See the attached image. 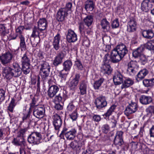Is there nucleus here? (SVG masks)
<instances>
[{
	"label": "nucleus",
	"instance_id": "8fccbe9b",
	"mask_svg": "<svg viewBox=\"0 0 154 154\" xmlns=\"http://www.w3.org/2000/svg\"><path fill=\"white\" fill-rule=\"evenodd\" d=\"M101 130L104 133L107 134L110 130L109 126L107 124H105L102 127Z\"/></svg>",
	"mask_w": 154,
	"mask_h": 154
},
{
	"label": "nucleus",
	"instance_id": "72a5a7b5",
	"mask_svg": "<svg viewBox=\"0 0 154 154\" xmlns=\"http://www.w3.org/2000/svg\"><path fill=\"white\" fill-rule=\"evenodd\" d=\"M94 4L92 1H87L85 2V8L86 11H92L94 8Z\"/></svg>",
	"mask_w": 154,
	"mask_h": 154
},
{
	"label": "nucleus",
	"instance_id": "f8f14e48",
	"mask_svg": "<svg viewBox=\"0 0 154 154\" xmlns=\"http://www.w3.org/2000/svg\"><path fill=\"white\" fill-rule=\"evenodd\" d=\"M66 38L68 42H74L77 40V35L73 30L69 29L66 34Z\"/></svg>",
	"mask_w": 154,
	"mask_h": 154
},
{
	"label": "nucleus",
	"instance_id": "20e7f679",
	"mask_svg": "<svg viewBox=\"0 0 154 154\" xmlns=\"http://www.w3.org/2000/svg\"><path fill=\"white\" fill-rule=\"evenodd\" d=\"M42 139V135L40 133L34 132L29 136L27 140L30 143L37 145L40 143Z\"/></svg>",
	"mask_w": 154,
	"mask_h": 154
},
{
	"label": "nucleus",
	"instance_id": "bb28decb",
	"mask_svg": "<svg viewBox=\"0 0 154 154\" xmlns=\"http://www.w3.org/2000/svg\"><path fill=\"white\" fill-rule=\"evenodd\" d=\"M13 143L16 145L20 146L21 147H24L26 145V142L23 137L18 136L16 138L14 139Z\"/></svg>",
	"mask_w": 154,
	"mask_h": 154
},
{
	"label": "nucleus",
	"instance_id": "6e6d98bb",
	"mask_svg": "<svg viewBox=\"0 0 154 154\" xmlns=\"http://www.w3.org/2000/svg\"><path fill=\"white\" fill-rule=\"evenodd\" d=\"M30 41L32 44L34 45H36L39 42L40 39L38 38H31L30 37Z\"/></svg>",
	"mask_w": 154,
	"mask_h": 154
},
{
	"label": "nucleus",
	"instance_id": "c9c22d12",
	"mask_svg": "<svg viewBox=\"0 0 154 154\" xmlns=\"http://www.w3.org/2000/svg\"><path fill=\"white\" fill-rule=\"evenodd\" d=\"M63 69L66 71H69L72 65V63L71 60H67L65 61L63 64Z\"/></svg>",
	"mask_w": 154,
	"mask_h": 154
},
{
	"label": "nucleus",
	"instance_id": "ddd939ff",
	"mask_svg": "<svg viewBox=\"0 0 154 154\" xmlns=\"http://www.w3.org/2000/svg\"><path fill=\"white\" fill-rule=\"evenodd\" d=\"M114 49L123 58L128 52L126 47L124 44L122 43L118 45Z\"/></svg>",
	"mask_w": 154,
	"mask_h": 154
},
{
	"label": "nucleus",
	"instance_id": "c03bdc74",
	"mask_svg": "<svg viewBox=\"0 0 154 154\" xmlns=\"http://www.w3.org/2000/svg\"><path fill=\"white\" fill-rule=\"evenodd\" d=\"M116 107V106L115 105H112L108 110L107 112L104 114L106 117L109 118V116L111 115L112 113L114 112V110Z\"/></svg>",
	"mask_w": 154,
	"mask_h": 154
},
{
	"label": "nucleus",
	"instance_id": "2f4dec72",
	"mask_svg": "<svg viewBox=\"0 0 154 154\" xmlns=\"http://www.w3.org/2000/svg\"><path fill=\"white\" fill-rule=\"evenodd\" d=\"M144 48L142 46H140L133 51V56L135 58L140 57L142 55V53L143 51Z\"/></svg>",
	"mask_w": 154,
	"mask_h": 154
},
{
	"label": "nucleus",
	"instance_id": "0e129e2a",
	"mask_svg": "<svg viewBox=\"0 0 154 154\" xmlns=\"http://www.w3.org/2000/svg\"><path fill=\"white\" fill-rule=\"evenodd\" d=\"M143 83L144 85L146 87H151L150 79H146L143 81Z\"/></svg>",
	"mask_w": 154,
	"mask_h": 154
},
{
	"label": "nucleus",
	"instance_id": "680f3d73",
	"mask_svg": "<svg viewBox=\"0 0 154 154\" xmlns=\"http://www.w3.org/2000/svg\"><path fill=\"white\" fill-rule=\"evenodd\" d=\"M75 108L74 106L73 105L72 102H71L69 103L67 107V109L68 112H71Z\"/></svg>",
	"mask_w": 154,
	"mask_h": 154
},
{
	"label": "nucleus",
	"instance_id": "de8ad7c7",
	"mask_svg": "<svg viewBox=\"0 0 154 154\" xmlns=\"http://www.w3.org/2000/svg\"><path fill=\"white\" fill-rule=\"evenodd\" d=\"M103 64H109V62H111V54L109 55L108 54H106L104 56L103 60Z\"/></svg>",
	"mask_w": 154,
	"mask_h": 154
},
{
	"label": "nucleus",
	"instance_id": "a878e982",
	"mask_svg": "<svg viewBox=\"0 0 154 154\" xmlns=\"http://www.w3.org/2000/svg\"><path fill=\"white\" fill-rule=\"evenodd\" d=\"M112 69L109 64H103L101 68V71L104 74L109 75L112 72Z\"/></svg>",
	"mask_w": 154,
	"mask_h": 154
},
{
	"label": "nucleus",
	"instance_id": "e433bc0d",
	"mask_svg": "<svg viewBox=\"0 0 154 154\" xmlns=\"http://www.w3.org/2000/svg\"><path fill=\"white\" fill-rule=\"evenodd\" d=\"M38 99L37 97H34L32 99V102L30 103V107L29 109L31 110L32 109L35 108L36 106H38Z\"/></svg>",
	"mask_w": 154,
	"mask_h": 154
},
{
	"label": "nucleus",
	"instance_id": "9d476101",
	"mask_svg": "<svg viewBox=\"0 0 154 154\" xmlns=\"http://www.w3.org/2000/svg\"><path fill=\"white\" fill-rule=\"evenodd\" d=\"M138 109L137 104L134 102H132L127 106L124 111L125 114L127 116L130 114L135 112Z\"/></svg>",
	"mask_w": 154,
	"mask_h": 154
},
{
	"label": "nucleus",
	"instance_id": "f257e3e1",
	"mask_svg": "<svg viewBox=\"0 0 154 154\" xmlns=\"http://www.w3.org/2000/svg\"><path fill=\"white\" fill-rule=\"evenodd\" d=\"M21 69L18 63H14L11 67L6 66L2 67V73L4 79L10 81L14 77L17 78L21 75L22 71L25 74L29 73L31 70L30 63L22 64Z\"/></svg>",
	"mask_w": 154,
	"mask_h": 154
},
{
	"label": "nucleus",
	"instance_id": "052dcab7",
	"mask_svg": "<svg viewBox=\"0 0 154 154\" xmlns=\"http://www.w3.org/2000/svg\"><path fill=\"white\" fill-rule=\"evenodd\" d=\"M5 92L4 90L0 89V102H2L5 100Z\"/></svg>",
	"mask_w": 154,
	"mask_h": 154
},
{
	"label": "nucleus",
	"instance_id": "4d7b16f0",
	"mask_svg": "<svg viewBox=\"0 0 154 154\" xmlns=\"http://www.w3.org/2000/svg\"><path fill=\"white\" fill-rule=\"evenodd\" d=\"M75 65L78 69L80 70H82L83 68V66L81 61L78 60H77L75 62Z\"/></svg>",
	"mask_w": 154,
	"mask_h": 154
},
{
	"label": "nucleus",
	"instance_id": "bf43d9fd",
	"mask_svg": "<svg viewBox=\"0 0 154 154\" xmlns=\"http://www.w3.org/2000/svg\"><path fill=\"white\" fill-rule=\"evenodd\" d=\"M119 26V23L118 20L116 19L113 20L111 26L112 28H116L118 27Z\"/></svg>",
	"mask_w": 154,
	"mask_h": 154
},
{
	"label": "nucleus",
	"instance_id": "6ab92c4d",
	"mask_svg": "<svg viewBox=\"0 0 154 154\" xmlns=\"http://www.w3.org/2000/svg\"><path fill=\"white\" fill-rule=\"evenodd\" d=\"M79 89L81 95H84L87 93V82L85 80H82L79 83Z\"/></svg>",
	"mask_w": 154,
	"mask_h": 154
},
{
	"label": "nucleus",
	"instance_id": "4be33fe9",
	"mask_svg": "<svg viewBox=\"0 0 154 154\" xmlns=\"http://www.w3.org/2000/svg\"><path fill=\"white\" fill-rule=\"evenodd\" d=\"M43 31L39 29L38 27L34 26L32 29V34L30 36L31 38H38L40 39V36L42 35Z\"/></svg>",
	"mask_w": 154,
	"mask_h": 154
},
{
	"label": "nucleus",
	"instance_id": "79ce46f5",
	"mask_svg": "<svg viewBox=\"0 0 154 154\" xmlns=\"http://www.w3.org/2000/svg\"><path fill=\"white\" fill-rule=\"evenodd\" d=\"M20 39V46L21 50H25L26 49V45L24 35L18 37Z\"/></svg>",
	"mask_w": 154,
	"mask_h": 154
},
{
	"label": "nucleus",
	"instance_id": "603ef678",
	"mask_svg": "<svg viewBox=\"0 0 154 154\" xmlns=\"http://www.w3.org/2000/svg\"><path fill=\"white\" fill-rule=\"evenodd\" d=\"M64 70H62L60 71L59 73V76L61 78V79L66 80L68 74V72L64 73Z\"/></svg>",
	"mask_w": 154,
	"mask_h": 154
},
{
	"label": "nucleus",
	"instance_id": "37998d69",
	"mask_svg": "<svg viewBox=\"0 0 154 154\" xmlns=\"http://www.w3.org/2000/svg\"><path fill=\"white\" fill-rule=\"evenodd\" d=\"M15 102V100L14 98H12L8 107L7 109L8 111L11 112H13V109L16 105V103Z\"/></svg>",
	"mask_w": 154,
	"mask_h": 154
},
{
	"label": "nucleus",
	"instance_id": "58836bf2",
	"mask_svg": "<svg viewBox=\"0 0 154 154\" xmlns=\"http://www.w3.org/2000/svg\"><path fill=\"white\" fill-rule=\"evenodd\" d=\"M25 29V27L23 26H20L16 29V32L18 35V37L24 35L23 31Z\"/></svg>",
	"mask_w": 154,
	"mask_h": 154
},
{
	"label": "nucleus",
	"instance_id": "f3484780",
	"mask_svg": "<svg viewBox=\"0 0 154 154\" xmlns=\"http://www.w3.org/2000/svg\"><path fill=\"white\" fill-rule=\"evenodd\" d=\"M53 125L56 130H58L61 127L62 121L60 116L55 114L53 116Z\"/></svg>",
	"mask_w": 154,
	"mask_h": 154
},
{
	"label": "nucleus",
	"instance_id": "e2e57ef3",
	"mask_svg": "<svg viewBox=\"0 0 154 154\" xmlns=\"http://www.w3.org/2000/svg\"><path fill=\"white\" fill-rule=\"evenodd\" d=\"M101 117L100 115H94L92 117V120L95 122H98L100 121Z\"/></svg>",
	"mask_w": 154,
	"mask_h": 154
},
{
	"label": "nucleus",
	"instance_id": "412c9836",
	"mask_svg": "<svg viewBox=\"0 0 154 154\" xmlns=\"http://www.w3.org/2000/svg\"><path fill=\"white\" fill-rule=\"evenodd\" d=\"M152 5L149 0H143L141 4V9L145 12H148L152 8Z\"/></svg>",
	"mask_w": 154,
	"mask_h": 154
},
{
	"label": "nucleus",
	"instance_id": "473e14b6",
	"mask_svg": "<svg viewBox=\"0 0 154 154\" xmlns=\"http://www.w3.org/2000/svg\"><path fill=\"white\" fill-rule=\"evenodd\" d=\"M69 146L72 149L78 150L81 149L82 144L76 141H74L71 142L69 144Z\"/></svg>",
	"mask_w": 154,
	"mask_h": 154
},
{
	"label": "nucleus",
	"instance_id": "a211bd4d",
	"mask_svg": "<svg viewBox=\"0 0 154 154\" xmlns=\"http://www.w3.org/2000/svg\"><path fill=\"white\" fill-rule=\"evenodd\" d=\"M111 62L116 63L120 61L123 58L115 49L113 50L111 53Z\"/></svg>",
	"mask_w": 154,
	"mask_h": 154
},
{
	"label": "nucleus",
	"instance_id": "864d4df0",
	"mask_svg": "<svg viewBox=\"0 0 154 154\" xmlns=\"http://www.w3.org/2000/svg\"><path fill=\"white\" fill-rule=\"evenodd\" d=\"M27 129L26 128H23L21 129L20 131L18 132V136L20 137H23L25 136V133L27 131Z\"/></svg>",
	"mask_w": 154,
	"mask_h": 154
},
{
	"label": "nucleus",
	"instance_id": "dca6fc26",
	"mask_svg": "<svg viewBox=\"0 0 154 154\" xmlns=\"http://www.w3.org/2000/svg\"><path fill=\"white\" fill-rule=\"evenodd\" d=\"M59 88L57 85H53L50 87L47 91V95L51 98H53L59 91Z\"/></svg>",
	"mask_w": 154,
	"mask_h": 154
},
{
	"label": "nucleus",
	"instance_id": "4468645a",
	"mask_svg": "<svg viewBox=\"0 0 154 154\" xmlns=\"http://www.w3.org/2000/svg\"><path fill=\"white\" fill-rule=\"evenodd\" d=\"M68 14V13L64 8H60L58 11L56 16V19L58 21H62Z\"/></svg>",
	"mask_w": 154,
	"mask_h": 154
},
{
	"label": "nucleus",
	"instance_id": "cd10ccee",
	"mask_svg": "<svg viewBox=\"0 0 154 154\" xmlns=\"http://www.w3.org/2000/svg\"><path fill=\"white\" fill-rule=\"evenodd\" d=\"M121 88L123 89L126 88L132 85L134 83L133 80L129 78H126L123 81Z\"/></svg>",
	"mask_w": 154,
	"mask_h": 154
},
{
	"label": "nucleus",
	"instance_id": "39448f33",
	"mask_svg": "<svg viewBox=\"0 0 154 154\" xmlns=\"http://www.w3.org/2000/svg\"><path fill=\"white\" fill-rule=\"evenodd\" d=\"M13 57L12 53L9 52H7L0 56V60L4 65H6L10 63Z\"/></svg>",
	"mask_w": 154,
	"mask_h": 154
},
{
	"label": "nucleus",
	"instance_id": "393cba45",
	"mask_svg": "<svg viewBox=\"0 0 154 154\" xmlns=\"http://www.w3.org/2000/svg\"><path fill=\"white\" fill-rule=\"evenodd\" d=\"M113 81L115 85H120L123 81V76L120 72H118L114 76Z\"/></svg>",
	"mask_w": 154,
	"mask_h": 154
},
{
	"label": "nucleus",
	"instance_id": "a18cd8bd",
	"mask_svg": "<svg viewBox=\"0 0 154 154\" xmlns=\"http://www.w3.org/2000/svg\"><path fill=\"white\" fill-rule=\"evenodd\" d=\"M114 143L115 145L117 147L121 146L124 144L123 139L115 138Z\"/></svg>",
	"mask_w": 154,
	"mask_h": 154
},
{
	"label": "nucleus",
	"instance_id": "5701e85b",
	"mask_svg": "<svg viewBox=\"0 0 154 154\" xmlns=\"http://www.w3.org/2000/svg\"><path fill=\"white\" fill-rule=\"evenodd\" d=\"M60 38L61 36L60 34L57 33L53 39L52 42V45L53 48L56 51L58 50L60 48L59 43Z\"/></svg>",
	"mask_w": 154,
	"mask_h": 154
},
{
	"label": "nucleus",
	"instance_id": "9b49d317",
	"mask_svg": "<svg viewBox=\"0 0 154 154\" xmlns=\"http://www.w3.org/2000/svg\"><path fill=\"white\" fill-rule=\"evenodd\" d=\"M95 104L98 109H101L106 106L107 102L105 97L101 96L97 98L95 100Z\"/></svg>",
	"mask_w": 154,
	"mask_h": 154
},
{
	"label": "nucleus",
	"instance_id": "b1692460",
	"mask_svg": "<svg viewBox=\"0 0 154 154\" xmlns=\"http://www.w3.org/2000/svg\"><path fill=\"white\" fill-rule=\"evenodd\" d=\"M100 25L104 32H108L110 30V23L106 18H103L101 20Z\"/></svg>",
	"mask_w": 154,
	"mask_h": 154
},
{
	"label": "nucleus",
	"instance_id": "7ed1b4c3",
	"mask_svg": "<svg viewBox=\"0 0 154 154\" xmlns=\"http://www.w3.org/2000/svg\"><path fill=\"white\" fill-rule=\"evenodd\" d=\"M76 132L74 129L70 130L69 128L64 127L60 136L61 137L65 136L67 140H73L75 137Z\"/></svg>",
	"mask_w": 154,
	"mask_h": 154
},
{
	"label": "nucleus",
	"instance_id": "a19ab883",
	"mask_svg": "<svg viewBox=\"0 0 154 154\" xmlns=\"http://www.w3.org/2000/svg\"><path fill=\"white\" fill-rule=\"evenodd\" d=\"M104 80V79L103 78H101L99 80L95 81L93 85L94 89L95 90H98L102 83L103 82Z\"/></svg>",
	"mask_w": 154,
	"mask_h": 154
},
{
	"label": "nucleus",
	"instance_id": "5fc2aeb1",
	"mask_svg": "<svg viewBox=\"0 0 154 154\" xmlns=\"http://www.w3.org/2000/svg\"><path fill=\"white\" fill-rule=\"evenodd\" d=\"M70 118L73 121H75L77 118L78 114L76 110H75L72 113L69 115Z\"/></svg>",
	"mask_w": 154,
	"mask_h": 154
},
{
	"label": "nucleus",
	"instance_id": "49530a36",
	"mask_svg": "<svg viewBox=\"0 0 154 154\" xmlns=\"http://www.w3.org/2000/svg\"><path fill=\"white\" fill-rule=\"evenodd\" d=\"M146 47L149 50H154V40H152L148 42L146 44Z\"/></svg>",
	"mask_w": 154,
	"mask_h": 154
},
{
	"label": "nucleus",
	"instance_id": "aec40b11",
	"mask_svg": "<svg viewBox=\"0 0 154 154\" xmlns=\"http://www.w3.org/2000/svg\"><path fill=\"white\" fill-rule=\"evenodd\" d=\"M37 27L38 28L44 31L48 27L47 20L45 18H40L37 23Z\"/></svg>",
	"mask_w": 154,
	"mask_h": 154
},
{
	"label": "nucleus",
	"instance_id": "0eeeda50",
	"mask_svg": "<svg viewBox=\"0 0 154 154\" xmlns=\"http://www.w3.org/2000/svg\"><path fill=\"white\" fill-rule=\"evenodd\" d=\"M45 112V108L44 106H38L34 108L33 115L35 117L40 119L43 117Z\"/></svg>",
	"mask_w": 154,
	"mask_h": 154
},
{
	"label": "nucleus",
	"instance_id": "69168bd1",
	"mask_svg": "<svg viewBox=\"0 0 154 154\" xmlns=\"http://www.w3.org/2000/svg\"><path fill=\"white\" fill-rule=\"evenodd\" d=\"M72 6V3L71 2H69L66 4L65 7L63 8H64L68 13L69 11H71Z\"/></svg>",
	"mask_w": 154,
	"mask_h": 154
},
{
	"label": "nucleus",
	"instance_id": "6e6552de",
	"mask_svg": "<svg viewBox=\"0 0 154 154\" xmlns=\"http://www.w3.org/2000/svg\"><path fill=\"white\" fill-rule=\"evenodd\" d=\"M137 23L134 17H131L129 19L127 25V30L129 32L136 31Z\"/></svg>",
	"mask_w": 154,
	"mask_h": 154
},
{
	"label": "nucleus",
	"instance_id": "423d86ee",
	"mask_svg": "<svg viewBox=\"0 0 154 154\" xmlns=\"http://www.w3.org/2000/svg\"><path fill=\"white\" fill-rule=\"evenodd\" d=\"M80 78L79 73H77L75 74L74 78L69 83V87L70 90L73 91L75 90L79 84Z\"/></svg>",
	"mask_w": 154,
	"mask_h": 154
},
{
	"label": "nucleus",
	"instance_id": "f03ea898",
	"mask_svg": "<svg viewBox=\"0 0 154 154\" xmlns=\"http://www.w3.org/2000/svg\"><path fill=\"white\" fill-rule=\"evenodd\" d=\"M40 73L42 79L45 81L48 76L51 69L49 63L46 61H41L39 62Z\"/></svg>",
	"mask_w": 154,
	"mask_h": 154
},
{
	"label": "nucleus",
	"instance_id": "2eb2a0df",
	"mask_svg": "<svg viewBox=\"0 0 154 154\" xmlns=\"http://www.w3.org/2000/svg\"><path fill=\"white\" fill-rule=\"evenodd\" d=\"M64 58L63 53L62 52L58 53L54 58L53 61V64L55 67H57L61 64L63 62Z\"/></svg>",
	"mask_w": 154,
	"mask_h": 154
},
{
	"label": "nucleus",
	"instance_id": "4c0bfd02",
	"mask_svg": "<svg viewBox=\"0 0 154 154\" xmlns=\"http://www.w3.org/2000/svg\"><path fill=\"white\" fill-rule=\"evenodd\" d=\"M5 24H1L0 25V34L2 36V39L5 36L6 34L8 33V32L5 26Z\"/></svg>",
	"mask_w": 154,
	"mask_h": 154
},
{
	"label": "nucleus",
	"instance_id": "c756f323",
	"mask_svg": "<svg viewBox=\"0 0 154 154\" xmlns=\"http://www.w3.org/2000/svg\"><path fill=\"white\" fill-rule=\"evenodd\" d=\"M143 36L146 39H151L154 36V33L151 29L144 30L142 32Z\"/></svg>",
	"mask_w": 154,
	"mask_h": 154
},
{
	"label": "nucleus",
	"instance_id": "338daca9",
	"mask_svg": "<svg viewBox=\"0 0 154 154\" xmlns=\"http://www.w3.org/2000/svg\"><path fill=\"white\" fill-rule=\"evenodd\" d=\"M79 29L81 33L82 32H84L85 31V27L84 24L83 23H80L79 24Z\"/></svg>",
	"mask_w": 154,
	"mask_h": 154
},
{
	"label": "nucleus",
	"instance_id": "f704fd0d",
	"mask_svg": "<svg viewBox=\"0 0 154 154\" xmlns=\"http://www.w3.org/2000/svg\"><path fill=\"white\" fill-rule=\"evenodd\" d=\"M93 16L92 15L87 16L83 20L85 24L88 27L91 26L93 21Z\"/></svg>",
	"mask_w": 154,
	"mask_h": 154
},
{
	"label": "nucleus",
	"instance_id": "ea45409f",
	"mask_svg": "<svg viewBox=\"0 0 154 154\" xmlns=\"http://www.w3.org/2000/svg\"><path fill=\"white\" fill-rule=\"evenodd\" d=\"M31 112V110L29 109L27 113H23V116L22 117L23 122H29L30 121V117Z\"/></svg>",
	"mask_w": 154,
	"mask_h": 154
},
{
	"label": "nucleus",
	"instance_id": "13d9d810",
	"mask_svg": "<svg viewBox=\"0 0 154 154\" xmlns=\"http://www.w3.org/2000/svg\"><path fill=\"white\" fill-rule=\"evenodd\" d=\"M54 100L56 101H57L58 102H61L62 103L64 102L65 100H64L59 94L55 97Z\"/></svg>",
	"mask_w": 154,
	"mask_h": 154
},
{
	"label": "nucleus",
	"instance_id": "3c124183",
	"mask_svg": "<svg viewBox=\"0 0 154 154\" xmlns=\"http://www.w3.org/2000/svg\"><path fill=\"white\" fill-rule=\"evenodd\" d=\"M139 61L142 64L144 65L147 62V59L145 55L142 54L139 57Z\"/></svg>",
	"mask_w": 154,
	"mask_h": 154
},
{
	"label": "nucleus",
	"instance_id": "7c9ffc66",
	"mask_svg": "<svg viewBox=\"0 0 154 154\" xmlns=\"http://www.w3.org/2000/svg\"><path fill=\"white\" fill-rule=\"evenodd\" d=\"M148 71L146 69H143L141 70L137 74L136 77V79L137 81L143 79L148 74Z\"/></svg>",
	"mask_w": 154,
	"mask_h": 154
},
{
	"label": "nucleus",
	"instance_id": "c85d7f7f",
	"mask_svg": "<svg viewBox=\"0 0 154 154\" xmlns=\"http://www.w3.org/2000/svg\"><path fill=\"white\" fill-rule=\"evenodd\" d=\"M140 102L143 104L146 105L149 104L152 101V98L149 96L142 95L140 97Z\"/></svg>",
	"mask_w": 154,
	"mask_h": 154
},
{
	"label": "nucleus",
	"instance_id": "1a4fd4ad",
	"mask_svg": "<svg viewBox=\"0 0 154 154\" xmlns=\"http://www.w3.org/2000/svg\"><path fill=\"white\" fill-rule=\"evenodd\" d=\"M128 66L127 71L130 75H133L135 74L139 67L137 62L135 61H130L128 63Z\"/></svg>",
	"mask_w": 154,
	"mask_h": 154
},
{
	"label": "nucleus",
	"instance_id": "774afa93",
	"mask_svg": "<svg viewBox=\"0 0 154 154\" xmlns=\"http://www.w3.org/2000/svg\"><path fill=\"white\" fill-rule=\"evenodd\" d=\"M123 134V132L122 131H118L116 133V135L115 138L123 139L122 137Z\"/></svg>",
	"mask_w": 154,
	"mask_h": 154
},
{
	"label": "nucleus",
	"instance_id": "09e8293b",
	"mask_svg": "<svg viewBox=\"0 0 154 154\" xmlns=\"http://www.w3.org/2000/svg\"><path fill=\"white\" fill-rule=\"evenodd\" d=\"M27 54L26 52L25 53L22 57L21 61L22 64L30 63V60L27 56Z\"/></svg>",
	"mask_w": 154,
	"mask_h": 154
}]
</instances>
